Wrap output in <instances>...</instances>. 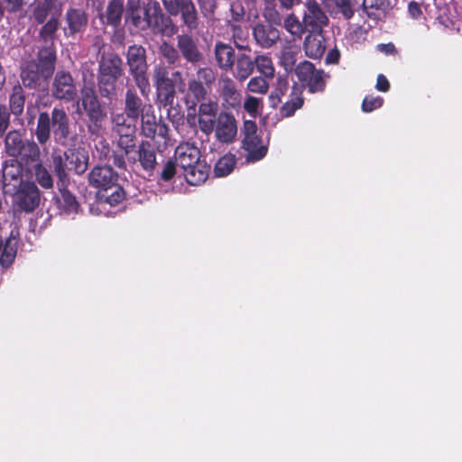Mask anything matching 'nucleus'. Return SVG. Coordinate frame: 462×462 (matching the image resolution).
Segmentation results:
<instances>
[{
  "mask_svg": "<svg viewBox=\"0 0 462 462\" xmlns=\"http://www.w3.org/2000/svg\"><path fill=\"white\" fill-rule=\"evenodd\" d=\"M217 80V72L209 66L199 67L188 79L184 95L187 108V123L190 127L198 126L206 135L214 132L218 116V103L210 97Z\"/></svg>",
  "mask_w": 462,
  "mask_h": 462,
  "instance_id": "nucleus-1",
  "label": "nucleus"
},
{
  "mask_svg": "<svg viewBox=\"0 0 462 462\" xmlns=\"http://www.w3.org/2000/svg\"><path fill=\"white\" fill-rule=\"evenodd\" d=\"M163 9L158 2L151 5L146 30L154 34L172 37L179 32V26L172 17L180 16L181 25L189 32L199 29V14L193 0H161Z\"/></svg>",
  "mask_w": 462,
  "mask_h": 462,
  "instance_id": "nucleus-2",
  "label": "nucleus"
},
{
  "mask_svg": "<svg viewBox=\"0 0 462 462\" xmlns=\"http://www.w3.org/2000/svg\"><path fill=\"white\" fill-rule=\"evenodd\" d=\"M56 61L55 47L44 46L41 48L36 59L26 61L21 69L20 78L23 86L29 89L45 90L54 74Z\"/></svg>",
  "mask_w": 462,
  "mask_h": 462,
  "instance_id": "nucleus-3",
  "label": "nucleus"
},
{
  "mask_svg": "<svg viewBox=\"0 0 462 462\" xmlns=\"http://www.w3.org/2000/svg\"><path fill=\"white\" fill-rule=\"evenodd\" d=\"M97 85L102 98L112 101L117 96V82L125 74L124 61L115 51L103 52L97 60Z\"/></svg>",
  "mask_w": 462,
  "mask_h": 462,
  "instance_id": "nucleus-4",
  "label": "nucleus"
},
{
  "mask_svg": "<svg viewBox=\"0 0 462 462\" xmlns=\"http://www.w3.org/2000/svg\"><path fill=\"white\" fill-rule=\"evenodd\" d=\"M119 175L111 165H96L88 175V184L97 189L99 201L116 206L125 199V192L118 184Z\"/></svg>",
  "mask_w": 462,
  "mask_h": 462,
  "instance_id": "nucleus-5",
  "label": "nucleus"
},
{
  "mask_svg": "<svg viewBox=\"0 0 462 462\" xmlns=\"http://www.w3.org/2000/svg\"><path fill=\"white\" fill-rule=\"evenodd\" d=\"M81 105L88 120V130L91 134H98L102 124L106 119V111L99 100L98 94L91 83L84 84L80 88V97L78 101Z\"/></svg>",
  "mask_w": 462,
  "mask_h": 462,
  "instance_id": "nucleus-6",
  "label": "nucleus"
},
{
  "mask_svg": "<svg viewBox=\"0 0 462 462\" xmlns=\"http://www.w3.org/2000/svg\"><path fill=\"white\" fill-rule=\"evenodd\" d=\"M153 79L157 101L163 107L173 105L176 97V88H179L180 92H184L185 82L180 70L172 72L170 78L167 69L160 67L155 69Z\"/></svg>",
  "mask_w": 462,
  "mask_h": 462,
  "instance_id": "nucleus-7",
  "label": "nucleus"
},
{
  "mask_svg": "<svg viewBox=\"0 0 462 462\" xmlns=\"http://www.w3.org/2000/svg\"><path fill=\"white\" fill-rule=\"evenodd\" d=\"M5 150L8 156L20 158L25 163L40 160L41 151L33 140L24 139L20 131L13 130L5 138Z\"/></svg>",
  "mask_w": 462,
  "mask_h": 462,
  "instance_id": "nucleus-8",
  "label": "nucleus"
},
{
  "mask_svg": "<svg viewBox=\"0 0 462 462\" xmlns=\"http://www.w3.org/2000/svg\"><path fill=\"white\" fill-rule=\"evenodd\" d=\"M126 61L129 71L133 76L135 85L143 96H148L151 86L147 77L146 50L142 45L134 44L128 47Z\"/></svg>",
  "mask_w": 462,
  "mask_h": 462,
  "instance_id": "nucleus-9",
  "label": "nucleus"
},
{
  "mask_svg": "<svg viewBox=\"0 0 462 462\" xmlns=\"http://www.w3.org/2000/svg\"><path fill=\"white\" fill-rule=\"evenodd\" d=\"M50 116L55 143L62 147L75 146L79 136L71 130L69 117L64 108L55 106Z\"/></svg>",
  "mask_w": 462,
  "mask_h": 462,
  "instance_id": "nucleus-10",
  "label": "nucleus"
},
{
  "mask_svg": "<svg viewBox=\"0 0 462 462\" xmlns=\"http://www.w3.org/2000/svg\"><path fill=\"white\" fill-rule=\"evenodd\" d=\"M137 149L136 132L119 134L111 154L113 165L121 171H126L127 162L131 164V157L136 155Z\"/></svg>",
  "mask_w": 462,
  "mask_h": 462,
  "instance_id": "nucleus-11",
  "label": "nucleus"
},
{
  "mask_svg": "<svg viewBox=\"0 0 462 462\" xmlns=\"http://www.w3.org/2000/svg\"><path fill=\"white\" fill-rule=\"evenodd\" d=\"M257 130V125L254 121L247 120L244 123L242 147L247 152V162H258L265 157L268 152V146L263 143Z\"/></svg>",
  "mask_w": 462,
  "mask_h": 462,
  "instance_id": "nucleus-12",
  "label": "nucleus"
},
{
  "mask_svg": "<svg viewBox=\"0 0 462 462\" xmlns=\"http://www.w3.org/2000/svg\"><path fill=\"white\" fill-rule=\"evenodd\" d=\"M295 74L302 86L308 88L309 92H323L326 88L324 70L316 69L315 65L303 60L295 68Z\"/></svg>",
  "mask_w": 462,
  "mask_h": 462,
  "instance_id": "nucleus-13",
  "label": "nucleus"
},
{
  "mask_svg": "<svg viewBox=\"0 0 462 462\" xmlns=\"http://www.w3.org/2000/svg\"><path fill=\"white\" fill-rule=\"evenodd\" d=\"M53 75L51 86V97L67 103L74 101L78 97V88L70 72L60 69Z\"/></svg>",
  "mask_w": 462,
  "mask_h": 462,
  "instance_id": "nucleus-14",
  "label": "nucleus"
},
{
  "mask_svg": "<svg viewBox=\"0 0 462 462\" xmlns=\"http://www.w3.org/2000/svg\"><path fill=\"white\" fill-rule=\"evenodd\" d=\"M157 148L153 143L147 140H142L138 143V149L136 155L131 157V164H138L140 169L147 174L148 178L151 179L154 176L157 167Z\"/></svg>",
  "mask_w": 462,
  "mask_h": 462,
  "instance_id": "nucleus-15",
  "label": "nucleus"
},
{
  "mask_svg": "<svg viewBox=\"0 0 462 462\" xmlns=\"http://www.w3.org/2000/svg\"><path fill=\"white\" fill-rule=\"evenodd\" d=\"M303 25L310 33H321L329 23V19L318 1L304 3Z\"/></svg>",
  "mask_w": 462,
  "mask_h": 462,
  "instance_id": "nucleus-16",
  "label": "nucleus"
},
{
  "mask_svg": "<svg viewBox=\"0 0 462 462\" xmlns=\"http://www.w3.org/2000/svg\"><path fill=\"white\" fill-rule=\"evenodd\" d=\"M16 193V206L23 212L34 211L40 205L41 192L32 181H24L14 190Z\"/></svg>",
  "mask_w": 462,
  "mask_h": 462,
  "instance_id": "nucleus-17",
  "label": "nucleus"
},
{
  "mask_svg": "<svg viewBox=\"0 0 462 462\" xmlns=\"http://www.w3.org/2000/svg\"><path fill=\"white\" fill-rule=\"evenodd\" d=\"M219 96L225 110L237 109L242 104V94L237 84L229 76H221L219 79Z\"/></svg>",
  "mask_w": 462,
  "mask_h": 462,
  "instance_id": "nucleus-18",
  "label": "nucleus"
},
{
  "mask_svg": "<svg viewBox=\"0 0 462 462\" xmlns=\"http://www.w3.org/2000/svg\"><path fill=\"white\" fill-rule=\"evenodd\" d=\"M216 139L222 143H231L237 134V122L230 112L221 111L215 125Z\"/></svg>",
  "mask_w": 462,
  "mask_h": 462,
  "instance_id": "nucleus-19",
  "label": "nucleus"
},
{
  "mask_svg": "<svg viewBox=\"0 0 462 462\" xmlns=\"http://www.w3.org/2000/svg\"><path fill=\"white\" fill-rule=\"evenodd\" d=\"M150 10L151 5L142 6L140 0H127L125 14V23L135 29L146 31Z\"/></svg>",
  "mask_w": 462,
  "mask_h": 462,
  "instance_id": "nucleus-20",
  "label": "nucleus"
},
{
  "mask_svg": "<svg viewBox=\"0 0 462 462\" xmlns=\"http://www.w3.org/2000/svg\"><path fill=\"white\" fill-rule=\"evenodd\" d=\"M177 48L180 59L183 58L192 65H197L204 60L203 52L200 51L197 40L189 33L177 35Z\"/></svg>",
  "mask_w": 462,
  "mask_h": 462,
  "instance_id": "nucleus-21",
  "label": "nucleus"
},
{
  "mask_svg": "<svg viewBox=\"0 0 462 462\" xmlns=\"http://www.w3.org/2000/svg\"><path fill=\"white\" fill-rule=\"evenodd\" d=\"M88 23V15L82 8L70 7L65 14V27L63 28L66 37H75L85 32Z\"/></svg>",
  "mask_w": 462,
  "mask_h": 462,
  "instance_id": "nucleus-22",
  "label": "nucleus"
},
{
  "mask_svg": "<svg viewBox=\"0 0 462 462\" xmlns=\"http://www.w3.org/2000/svg\"><path fill=\"white\" fill-rule=\"evenodd\" d=\"M253 37L258 46L269 49L280 41V31L271 23H258L253 27Z\"/></svg>",
  "mask_w": 462,
  "mask_h": 462,
  "instance_id": "nucleus-23",
  "label": "nucleus"
},
{
  "mask_svg": "<svg viewBox=\"0 0 462 462\" xmlns=\"http://www.w3.org/2000/svg\"><path fill=\"white\" fill-rule=\"evenodd\" d=\"M151 104H144L142 98L138 96L135 89L127 88L125 95V114L126 117L133 122L136 123L140 116L147 110L152 109Z\"/></svg>",
  "mask_w": 462,
  "mask_h": 462,
  "instance_id": "nucleus-24",
  "label": "nucleus"
},
{
  "mask_svg": "<svg viewBox=\"0 0 462 462\" xmlns=\"http://www.w3.org/2000/svg\"><path fill=\"white\" fill-rule=\"evenodd\" d=\"M174 157L183 171L201 161L200 150L189 143H180L175 149Z\"/></svg>",
  "mask_w": 462,
  "mask_h": 462,
  "instance_id": "nucleus-25",
  "label": "nucleus"
},
{
  "mask_svg": "<svg viewBox=\"0 0 462 462\" xmlns=\"http://www.w3.org/2000/svg\"><path fill=\"white\" fill-rule=\"evenodd\" d=\"M213 54L216 65L220 70L228 72L233 69L237 54L230 44L220 41L217 42L214 45Z\"/></svg>",
  "mask_w": 462,
  "mask_h": 462,
  "instance_id": "nucleus-26",
  "label": "nucleus"
},
{
  "mask_svg": "<svg viewBox=\"0 0 462 462\" xmlns=\"http://www.w3.org/2000/svg\"><path fill=\"white\" fill-rule=\"evenodd\" d=\"M22 166L17 161L6 162L2 170V183L6 192H14L21 184L24 183L22 180Z\"/></svg>",
  "mask_w": 462,
  "mask_h": 462,
  "instance_id": "nucleus-27",
  "label": "nucleus"
},
{
  "mask_svg": "<svg viewBox=\"0 0 462 462\" xmlns=\"http://www.w3.org/2000/svg\"><path fill=\"white\" fill-rule=\"evenodd\" d=\"M64 156L69 162V171L77 175L85 173L88 167L89 156L84 148L69 147L64 152Z\"/></svg>",
  "mask_w": 462,
  "mask_h": 462,
  "instance_id": "nucleus-28",
  "label": "nucleus"
},
{
  "mask_svg": "<svg viewBox=\"0 0 462 462\" xmlns=\"http://www.w3.org/2000/svg\"><path fill=\"white\" fill-rule=\"evenodd\" d=\"M254 59L249 54L239 51L235 60V66L231 70L234 79L238 82H244L254 73L255 64Z\"/></svg>",
  "mask_w": 462,
  "mask_h": 462,
  "instance_id": "nucleus-29",
  "label": "nucleus"
},
{
  "mask_svg": "<svg viewBox=\"0 0 462 462\" xmlns=\"http://www.w3.org/2000/svg\"><path fill=\"white\" fill-rule=\"evenodd\" d=\"M125 14V0H109L102 16L103 23L116 29L121 25Z\"/></svg>",
  "mask_w": 462,
  "mask_h": 462,
  "instance_id": "nucleus-30",
  "label": "nucleus"
},
{
  "mask_svg": "<svg viewBox=\"0 0 462 462\" xmlns=\"http://www.w3.org/2000/svg\"><path fill=\"white\" fill-rule=\"evenodd\" d=\"M61 5L59 0H41L34 7L32 15L39 24L44 23L49 16L60 15Z\"/></svg>",
  "mask_w": 462,
  "mask_h": 462,
  "instance_id": "nucleus-31",
  "label": "nucleus"
},
{
  "mask_svg": "<svg viewBox=\"0 0 462 462\" xmlns=\"http://www.w3.org/2000/svg\"><path fill=\"white\" fill-rule=\"evenodd\" d=\"M69 184L57 185L60 197L57 199L60 208L67 214H77L80 205L76 196L68 189Z\"/></svg>",
  "mask_w": 462,
  "mask_h": 462,
  "instance_id": "nucleus-32",
  "label": "nucleus"
},
{
  "mask_svg": "<svg viewBox=\"0 0 462 462\" xmlns=\"http://www.w3.org/2000/svg\"><path fill=\"white\" fill-rule=\"evenodd\" d=\"M210 166L205 161H200L184 171V176L189 185L196 186L204 183L209 174Z\"/></svg>",
  "mask_w": 462,
  "mask_h": 462,
  "instance_id": "nucleus-33",
  "label": "nucleus"
},
{
  "mask_svg": "<svg viewBox=\"0 0 462 462\" xmlns=\"http://www.w3.org/2000/svg\"><path fill=\"white\" fill-rule=\"evenodd\" d=\"M321 33H310L305 37L303 47L305 54L311 59H319L325 52L326 46Z\"/></svg>",
  "mask_w": 462,
  "mask_h": 462,
  "instance_id": "nucleus-34",
  "label": "nucleus"
},
{
  "mask_svg": "<svg viewBox=\"0 0 462 462\" xmlns=\"http://www.w3.org/2000/svg\"><path fill=\"white\" fill-rule=\"evenodd\" d=\"M304 104V98L302 92L294 86L290 95V99L285 102L280 108V114L282 117H290L294 113L302 107Z\"/></svg>",
  "mask_w": 462,
  "mask_h": 462,
  "instance_id": "nucleus-35",
  "label": "nucleus"
},
{
  "mask_svg": "<svg viewBox=\"0 0 462 462\" xmlns=\"http://www.w3.org/2000/svg\"><path fill=\"white\" fill-rule=\"evenodd\" d=\"M51 131V116L47 112H41L35 130V135L40 144L45 145L50 141Z\"/></svg>",
  "mask_w": 462,
  "mask_h": 462,
  "instance_id": "nucleus-36",
  "label": "nucleus"
},
{
  "mask_svg": "<svg viewBox=\"0 0 462 462\" xmlns=\"http://www.w3.org/2000/svg\"><path fill=\"white\" fill-rule=\"evenodd\" d=\"M52 168L58 179L57 185L69 184V162L64 153L52 155Z\"/></svg>",
  "mask_w": 462,
  "mask_h": 462,
  "instance_id": "nucleus-37",
  "label": "nucleus"
},
{
  "mask_svg": "<svg viewBox=\"0 0 462 462\" xmlns=\"http://www.w3.org/2000/svg\"><path fill=\"white\" fill-rule=\"evenodd\" d=\"M139 119L141 120V133L146 138L153 139L157 134L158 125L156 116L154 115L153 107L151 110H147Z\"/></svg>",
  "mask_w": 462,
  "mask_h": 462,
  "instance_id": "nucleus-38",
  "label": "nucleus"
},
{
  "mask_svg": "<svg viewBox=\"0 0 462 462\" xmlns=\"http://www.w3.org/2000/svg\"><path fill=\"white\" fill-rule=\"evenodd\" d=\"M42 24V26L39 32L40 39L45 43H50L47 46L54 47L53 42L60 25L58 15H52L48 21L46 20V22Z\"/></svg>",
  "mask_w": 462,
  "mask_h": 462,
  "instance_id": "nucleus-39",
  "label": "nucleus"
},
{
  "mask_svg": "<svg viewBox=\"0 0 462 462\" xmlns=\"http://www.w3.org/2000/svg\"><path fill=\"white\" fill-rule=\"evenodd\" d=\"M25 103V95L23 87L20 84L14 86L12 94L9 97V111L15 116L23 114Z\"/></svg>",
  "mask_w": 462,
  "mask_h": 462,
  "instance_id": "nucleus-40",
  "label": "nucleus"
},
{
  "mask_svg": "<svg viewBox=\"0 0 462 462\" xmlns=\"http://www.w3.org/2000/svg\"><path fill=\"white\" fill-rule=\"evenodd\" d=\"M160 57L169 65L177 66L180 62V55L178 48L171 43L162 41L159 46Z\"/></svg>",
  "mask_w": 462,
  "mask_h": 462,
  "instance_id": "nucleus-41",
  "label": "nucleus"
},
{
  "mask_svg": "<svg viewBox=\"0 0 462 462\" xmlns=\"http://www.w3.org/2000/svg\"><path fill=\"white\" fill-rule=\"evenodd\" d=\"M283 27L291 36L297 39H301L302 35L307 32L303 21H300L294 13L289 14L286 16L283 21Z\"/></svg>",
  "mask_w": 462,
  "mask_h": 462,
  "instance_id": "nucleus-42",
  "label": "nucleus"
},
{
  "mask_svg": "<svg viewBox=\"0 0 462 462\" xmlns=\"http://www.w3.org/2000/svg\"><path fill=\"white\" fill-rule=\"evenodd\" d=\"M254 62L255 64V69L263 75V77L266 79H273L275 69L273 60L269 56L265 54L256 55L254 59Z\"/></svg>",
  "mask_w": 462,
  "mask_h": 462,
  "instance_id": "nucleus-43",
  "label": "nucleus"
},
{
  "mask_svg": "<svg viewBox=\"0 0 462 462\" xmlns=\"http://www.w3.org/2000/svg\"><path fill=\"white\" fill-rule=\"evenodd\" d=\"M362 7L371 18L377 16V12L385 13L391 7L390 0H363Z\"/></svg>",
  "mask_w": 462,
  "mask_h": 462,
  "instance_id": "nucleus-44",
  "label": "nucleus"
},
{
  "mask_svg": "<svg viewBox=\"0 0 462 462\" xmlns=\"http://www.w3.org/2000/svg\"><path fill=\"white\" fill-rule=\"evenodd\" d=\"M236 165V157L233 154L222 156L215 164L214 173L217 177L228 175Z\"/></svg>",
  "mask_w": 462,
  "mask_h": 462,
  "instance_id": "nucleus-45",
  "label": "nucleus"
},
{
  "mask_svg": "<svg viewBox=\"0 0 462 462\" xmlns=\"http://www.w3.org/2000/svg\"><path fill=\"white\" fill-rule=\"evenodd\" d=\"M230 28L232 32V39L236 48H237L239 51H251V47L246 43L248 37L247 31L244 30L240 25L237 24H231Z\"/></svg>",
  "mask_w": 462,
  "mask_h": 462,
  "instance_id": "nucleus-46",
  "label": "nucleus"
},
{
  "mask_svg": "<svg viewBox=\"0 0 462 462\" xmlns=\"http://www.w3.org/2000/svg\"><path fill=\"white\" fill-rule=\"evenodd\" d=\"M127 117L124 113L117 114L112 117V123L114 125V131L119 134H128L136 132L135 123H127Z\"/></svg>",
  "mask_w": 462,
  "mask_h": 462,
  "instance_id": "nucleus-47",
  "label": "nucleus"
},
{
  "mask_svg": "<svg viewBox=\"0 0 462 462\" xmlns=\"http://www.w3.org/2000/svg\"><path fill=\"white\" fill-rule=\"evenodd\" d=\"M35 180L43 189H51L53 186V179L51 172L42 162L33 166Z\"/></svg>",
  "mask_w": 462,
  "mask_h": 462,
  "instance_id": "nucleus-48",
  "label": "nucleus"
},
{
  "mask_svg": "<svg viewBox=\"0 0 462 462\" xmlns=\"http://www.w3.org/2000/svg\"><path fill=\"white\" fill-rule=\"evenodd\" d=\"M177 172V162L172 159H168L162 165L160 171H157V181L170 182L173 180Z\"/></svg>",
  "mask_w": 462,
  "mask_h": 462,
  "instance_id": "nucleus-49",
  "label": "nucleus"
},
{
  "mask_svg": "<svg viewBox=\"0 0 462 462\" xmlns=\"http://www.w3.org/2000/svg\"><path fill=\"white\" fill-rule=\"evenodd\" d=\"M25 5L24 0H0V22L5 14H16L21 12Z\"/></svg>",
  "mask_w": 462,
  "mask_h": 462,
  "instance_id": "nucleus-50",
  "label": "nucleus"
},
{
  "mask_svg": "<svg viewBox=\"0 0 462 462\" xmlns=\"http://www.w3.org/2000/svg\"><path fill=\"white\" fill-rule=\"evenodd\" d=\"M247 90L256 94H266L269 90V83L264 77H253L247 83Z\"/></svg>",
  "mask_w": 462,
  "mask_h": 462,
  "instance_id": "nucleus-51",
  "label": "nucleus"
},
{
  "mask_svg": "<svg viewBox=\"0 0 462 462\" xmlns=\"http://www.w3.org/2000/svg\"><path fill=\"white\" fill-rule=\"evenodd\" d=\"M337 13L340 14L344 19L350 20L355 15V8L351 0H334Z\"/></svg>",
  "mask_w": 462,
  "mask_h": 462,
  "instance_id": "nucleus-52",
  "label": "nucleus"
},
{
  "mask_svg": "<svg viewBox=\"0 0 462 462\" xmlns=\"http://www.w3.org/2000/svg\"><path fill=\"white\" fill-rule=\"evenodd\" d=\"M383 104V98L377 96L372 95L366 96L362 102V111L365 113H371L375 109L380 108Z\"/></svg>",
  "mask_w": 462,
  "mask_h": 462,
  "instance_id": "nucleus-53",
  "label": "nucleus"
},
{
  "mask_svg": "<svg viewBox=\"0 0 462 462\" xmlns=\"http://www.w3.org/2000/svg\"><path fill=\"white\" fill-rule=\"evenodd\" d=\"M261 100L258 97L249 96L244 103L245 110L252 116H256L258 114Z\"/></svg>",
  "mask_w": 462,
  "mask_h": 462,
  "instance_id": "nucleus-54",
  "label": "nucleus"
},
{
  "mask_svg": "<svg viewBox=\"0 0 462 462\" xmlns=\"http://www.w3.org/2000/svg\"><path fill=\"white\" fill-rule=\"evenodd\" d=\"M10 125V111L5 105H0V137Z\"/></svg>",
  "mask_w": 462,
  "mask_h": 462,
  "instance_id": "nucleus-55",
  "label": "nucleus"
},
{
  "mask_svg": "<svg viewBox=\"0 0 462 462\" xmlns=\"http://www.w3.org/2000/svg\"><path fill=\"white\" fill-rule=\"evenodd\" d=\"M263 15L268 22L267 23H271L273 26L280 25L282 23V16L280 13L274 8H265Z\"/></svg>",
  "mask_w": 462,
  "mask_h": 462,
  "instance_id": "nucleus-56",
  "label": "nucleus"
},
{
  "mask_svg": "<svg viewBox=\"0 0 462 462\" xmlns=\"http://www.w3.org/2000/svg\"><path fill=\"white\" fill-rule=\"evenodd\" d=\"M408 13L412 19L419 20L422 17L421 4L411 1L408 5Z\"/></svg>",
  "mask_w": 462,
  "mask_h": 462,
  "instance_id": "nucleus-57",
  "label": "nucleus"
},
{
  "mask_svg": "<svg viewBox=\"0 0 462 462\" xmlns=\"http://www.w3.org/2000/svg\"><path fill=\"white\" fill-rule=\"evenodd\" d=\"M168 117L173 123H179L183 118V114L180 111V107H173L172 106L168 108Z\"/></svg>",
  "mask_w": 462,
  "mask_h": 462,
  "instance_id": "nucleus-58",
  "label": "nucleus"
},
{
  "mask_svg": "<svg viewBox=\"0 0 462 462\" xmlns=\"http://www.w3.org/2000/svg\"><path fill=\"white\" fill-rule=\"evenodd\" d=\"M375 88L381 92H387L390 89V82L384 75L379 74L377 76Z\"/></svg>",
  "mask_w": 462,
  "mask_h": 462,
  "instance_id": "nucleus-59",
  "label": "nucleus"
},
{
  "mask_svg": "<svg viewBox=\"0 0 462 462\" xmlns=\"http://www.w3.org/2000/svg\"><path fill=\"white\" fill-rule=\"evenodd\" d=\"M101 149L99 151V158L100 160L112 161V151L109 147V144L106 142H100Z\"/></svg>",
  "mask_w": 462,
  "mask_h": 462,
  "instance_id": "nucleus-60",
  "label": "nucleus"
},
{
  "mask_svg": "<svg viewBox=\"0 0 462 462\" xmlns=\"http://www.w3.org/2000/svg\"><path fill=\"white\" fill-rule=\"evenodd\" d=\"M283 92L282 88L274 89L269 96L271 106L276 107L282 102V96Z\"/></svg>",
  "mask_w": 462,
  "mask_h": 462,
  "instance_id": "nucleus-61",
  "label": "nucleus"
},
{
  "mask_svg": "<svg viewBox=\"0 0 462 462\" xmlns=\"http://www.w3.org/2000/svg\"><path fill=\"white\" fill-rule=\"evenodd\" d=\"M340 59V51L337 48H334L328 51L326 56V63L327 64H337L338 63Z\"/></svg>",
  "mask_w": 462,
  "mask_h": 462,
  "instance_id": "nucleus-62",
  "label": "nucleus"
},
{
  "mask_svg": "<svg viewBox=\"0 0 462 462\" xmlns=\"http://www.w3.org/2000/svg\"><path fill=\"white\" fill-rule=\"evenodd\" d=\"M157 125H158V129H157L158 135L163 139H167L169 137V130H170L167 124H165L164 122L160 120L157 123Z\"/></svg>",
  "mask_w": 462,
  "mask_h": 462,
  "instance_id": "nucleus-63",
  "label": "nucleus"
},
{
  "mask_svg": "<svg viewBox=\"0 0 462 462\" xmlns=\"http://www.w3.org/2000/svg\"><path fill=\"white\" fill-rule=\"evenodd\" d=\"M377 48L385 54H395L397 52L394 44L392 42L379 44Z\"/></svg>",
  "mask_w": 462,
  "mask_h": 462,
  "instance_id": "nucleus-64",
  "label": "nucleus"
}]
</instances>
